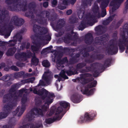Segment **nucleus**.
I'll return each mask as SVG.
<instances>
[{"label":"nucleus","instance_id":"51","mask_svg":"<svg viewBox=\"0 0 128 128\" xmlns=\"http://www.w3.org/2000/svg\"><path fill=\"white\" fill-rule=\"evenodd\" d=\"M78 20V18L74 16H72L69 18L70 22L71 24H74L76 23Z\"/></svg>","mask_w":128,"mask_h":128},{"label":"nucleus","instance_id":"52","mask_svg":"<svg viewBox=\"0 0 128 128\" xmlns=\"http://www.w3.org/2000/svg\"><path fill=\"white\" fill-rule=\"evenodd\" d=\"M42 64L43 66L46 68L50 66V63L47 60H43L42 62Z\"/></svg>","mask_w":128,"mask_h":128},{"label":"nucleus","instance_id":"14","mask_svg":"<svg viewBox=\"0 0 128 128\" xmlns=\"http://www.w3.org/2000/svg\"><path fill=\"white\" fill-rule=\"evenodd\" d=\"M22 36L19 33H18L14 36V40H10L9 45L10 46H14L16 43V42L18 41L20 43L22 39Z\"/></svg>","mask_w":128,"mask_h":128},{"label":"nucleus","instance_id":"23","mask_svg":"<svg viewBox=\"0 0 128 128\" xmlns=\"http://www.w3.org/2000/svg\"><path fill=\"white\" fill-rule=\"evenodd\" d=\"M123 22V19H121L117 22H113L110 25V27H112L111 29H114L116 30L120 26L121 24Z\"/></svg>","mask_w":128,"mask_h":128},{"label":"nucleus","instance_id":"7","mask_svg":"<svg viewBox=\"0 0 128 128\" xmlns=\"http://www.w3.org/2000/svg\"><path fill=\"white\" fill-rule=\"evenodd\" d=\"M32 54L31 52L28 51L27 53L25 52L16 53L15 54L14 56L15 58L18 60L25 61L26 60L27 58H31Z\"/></svg>","mask_w":128,"mask_h":128},{"label":"nucleus","instance_id":"62","mask_svg":"<svg viewBox=\"0 0 128 128\" xmlns=\"http://www.w3.org/2000/svg\"><path fill=\"white\" fill-rule=\"evenodd\" d=\"M26 43L24 42L22 43L21 44V46H20V50H24L25 48H26Z\"/></svg>","mask_w":128,"mask_h":128},{"label":"nucleus","instance_id":"36","mask_svg":"<svg viewBox=\"0 0 128 128\" xmlns=\"http://www.w3.org/2000/svg\"><path fill=\"white\" fill-rule=\"evenodd\" d=\"M96 63H93L90 64V66H85V68L87 72L92 71L93 68L96 66Z\"/></svg>","mask_w":128,"mask_h":128},{"label":"nucleus","instance_id":"60","mask_svg":"<svg viewBox=\"0 0 128 128\" xmlns=\"http://www.w3.org/2000/svg\"><path fill=\"white\" fill-rule=\"evenodd\" d=\"M51 6L53 8L55 7L57 5L58 1L57 0H53L51 2Z\"/></svg>","mask_w":128,"mask_h":128},{"label":"nucleus","instance_id":"43","mask_svg":"<svg viewBox=\"0 0 128 128\" xmlns=\"http://www.w3.org/2000/svg\"><path fill=\"white\" fill-rule=\"evenodd\" d=\"M68 62L67 58L66 57H64L62 58V59L58 60V65L60 66V64H63L64 63H68Z\"/></svg>","mask_w":128,"mask_h":128},{"label":"nucleus","instance_id":"56","mask_svg":"<svg viewBox=\"0 0 128 128\" xmlns=\"http://www.w3.org/2000/svg\"><path fill=\"white\" fill-rule=\"evenodd\" d=\"M56 108L55 106L52 107L48 114V115L49 116H51L56 111Z\"/></svg>","mask_w":128,"mask_h":128},{"label":"nucleus","instance_id":"44","mask_svg":"<svg viewBox=\"0 0 128 128\" xmlns=\"http://www.w3.org/2000/svg\"><path fill=\"white\" fill-rule=\"evenodd\" d=\"M29 11L26 12L25 14L26 16L30 18H34V11L32 10H29Z\"/></svg>","mask_w":128,"mask_h":128},{"label":"nucleus","instance_id":"64","mask_svg":"<svg viewBox=\"0 0 128 128\" xmlns=\"http://www.w3.org/2000/svg\"><path fill=\"white\" fill-rule=\"evenodd\" d=\"M44 40L50 41L51 39V38L49 35H47L44 36Z\"/></svg>","mask_w":128,"mask_h":128},{"label":"nucleus","instance_id":"45","mask_svg":"<svg viewBox=\"0 0 128 128\" xmlns=\"http://www.w3.org/2000/svg\"><path fill=\"white\" fill-rule=\"evenodd\" d=\"M36 113V114L34 112L32 111L31 113L29 115H26L27 118H28V120L29 121L32 120L35 117L34 116H36L37 115H38Z\"/></svg>","mask_w":128,"mask_h":128},{"label":"nucleus","instance_id":"46","mask_svg":"<svg viewBox=\"0 0 128 128\" xmlns=\"http://www.w3.org/2000/svg\"><path fill=\"white\" fill-rule=\"evenodd\" d=\"M94 63H97L96 64V67H97L98 68V69L99 70H103L104 71L106 68L104 64H103L101 63L97 62H95Z\"/></svg>","mask_w":128,"mask_h":128},{"label":"nucleus","instance_id":"54","mask_svg":"<svg viewBox=\"0 0 128 128\" xmlns=\"http://www.w3.org/2000/svg\"><path fill=\"white\" fill-rule=\"evenodd\" d=\"M8 79V80H10V78L8 74H6L4 76L0 78V80L4 81H6V79Z\"/></svg>","mask_w":128,"mask_h":128},{"label":"nucleus","instance_id":"1","mask_svg":"<svg viewBox=\"0 0 128 128\" xmlns=\"http://www.w3.org/2000/svg\"><path fill=\"white\" fill-rule=\"evenodd\" d=\"M33 92L35 94L41 96V98L42 100L46 99L44 104L42 105H41L42 102L41 101L36 102V105L41 108L35 107L33 109L37 114L42 115L43 114V112L46 111L48 108V106L53 102L55 97L54 94L53 93L49 92L44 88L38 90L36 88H34Z\"/></svg>","mask_w":128,"mask_h":128},{"label":"nucleus","instance_id":"6","mask_svg":"<svg viewBox=\"0 0 128 128\" xmlns=\"http://www.w3.org/2000/svg\"><path fill=\"white\" fill-rule=\"evenodd\" d=\"M118 46L121 53L123 52L125 49L124 46L126 47V53H128V37L126 38L124 36L122 37V39H119L117 43Z\"/></svg>","mask_w":128,"mask_h":128},{"label":"nucleus","instance_id":"55","mask_svg":"<svg viewBox=\"0 0 128 128\" xmlns=\"http://www.w3.org/2000/svg\"><path fill=\"white\" fill-rule=\"evenodd\" d=\"M27 100V96L26 95H24L21 100L22 104L25 105Z\"/></svg>","mask_w":128,"mask_h":128},{"label":"nucleus","instance_id":"2","mask_svg":"<svg viewBox=\"0 0 128 128\" xmlns=\"http://www.w3.org/2000/svg\"><path fill=\"white\" fill-rule=\"evenodd\" d=\"M24 0H6V4L9 5L8 6V9L11 11L17 10H21L23 12L27 10V3L24 4L22 2Z\"/></svg>","mask_w":128,"mask_h":128},{"label":"nucleus","instance_id":"29","mask_svg":"<svg viewBox=\"0 0 128 128\" xmlns=\"http://www.w3.org/2000/svg\"><path fill=\"white\" fill-rule=\"evenodd\" d=\"M89 24V21L86 20H84L81 22L78 26L79 30H82L86 27L87 25Z\"/></svg>","mask_w":128,"mask_h":128},{"label":"nucleus","instance_id":"28","mask_svg":"<svg viewBox=\"0 0 128 128\" xmlns=\"http://www.w3.org/2000/svg\"><path fill=\"white\" fill-rule=\"evenodd\" d=\"M8 14L6 10H2L1 13L0 14V24L4 22L5 19Z\"/></svg>","mask_w":128,"mask_h":128},{"label":"nucleus","instance_id":"25","mask_svg":"<svg viewBox=\"0 0 128 128\" xmlns=\"http://www.w3.org/2000/svg\"><path fill=\"white\" fill-rule=\"evenodd\" d=\"M108 4L107 3H101L100 7L102 10L101 16L102 17H104L106 14V8L108 6Z\"/></svg>","mask_w":128,"mask_h":128},{"label":"nucleus","instance_id":"40","mask_svg":"<svg viewBox=\"0 0 128 128\" xmlns=\"http://www.w3.org/2000/svg\"><path fill=\"white\" fill-rule=\"evenodd\" d=\"M112 61V59L111 58H108L104 60V64L106 68L109 67Z\"/></svg>","mask_w":128,"mask_h":128},{"label":"nucleus","instance_id":"19","mask_svg":"<svg viewBox=\"0 0 128 128\" xmlns=\"http://www.w3.org/2000/svg\"><path fill=\"white\" fill-rule=\"evenodd\" d=\"M49 72H45L44 74H43L42 76V79L45 81L47 84H49L52 78H53V76L50 74H48Z\"/></svg>","mask_w":128,"mask_h":128},{"label":"nucleus","instance_id":"8","mask_svg":"<svg viewBox=\"0 0 128 128\" xmlns=\"http://www.w3.org/2000/svg\"><path fill=\"white\" fill-rule=\"evenodd\" d=\"M108 38V34H104L101 36L96 37L94 40L93 45H102L106 41Z\"/></svg>","mask_w":128,"mask_h":128},{"label":"nucleus","instance_id":"21","mask_svg":"<svg viewBox=\"0 0 128 128\" xmlns=\"http://www.w3.org/2000/svg\"><path fill=\"white\" fill-rule=\"evenodd\" d=\"M80 78H77V79L78 80H80L82 83L85 84V78L91 77L92 76L91 74L88 73H85L80 74Z\"/></svg>","mask_w":128,"mask_h":128},{"label":"nucleus","instance_id":"24","mask_svg":"<svg viewBox=\"0 0 128 128\" xmlns=\"http://www.w3.org/2000/svg\"><path fill=\"white\" fill-rule=\"evenodd\" d=\"M81 97L78 95L74 94L71 96L70 98L71 100L74 103H78L80 102Z\"/></svg>","mask_w":128,"mask_h":128},{"label":"nucleus","instance_id":"30","mask_svg":"<svg viewBox=\"0 0 128 128\" xmlns=\"http://www.w3.org/2000/svg\"><path fill=\"white\" fill-rule=\"evenodd\" d=\"M93 0H82V6L84 8L87 7L88 5L91 6L92 2Z\"/></svg>","mask_w":128,"mask_h":128},{"label":"nucleus","instance_id":"31","mask_svg":"<svg viewBox=\"0 0 128 128\" xmlns=\"http://www.w3.org/2000/svg\"><path fill=\"white\" fill-rule=\"evenodd\" d=\"M59 22H60V23L57 24L55 27L56 29L57 30L60 29L64 26L65 24V22L64 21V20L62 19L60 20Z\"/></svg>","mask_w":128,"mask_h":128},{"label":"nucleus","instance_id":"37","mask_svg":"<svg viewBox=\"0 0 128 128\" xmlns=\"http://www.w3.org/2000/svg\"><path fill=\"white\" fill-rule=\"evenodd\" d=\"M123 29L126 31V36L124 33L123 34L121 35L122 38L120 39H122L123 36H124L126 38L128 37V24H126L124 25Z\"/></svg>","mask_w":128,"mask_h":128},{"label":"nucleus","instance_id":"49","mask_svg":"<svg viewBox=\"0 0 128 128\" xmlns=\"http://www.w3.org/2000/svg\"><path fill=\"white\" fill-rule=\"evenodd\" d=\"M97 84V82L96 80L94 81L91 82H90L87 85L88 87L89 88H90L94 87H95Z\"/></svg>","mask_w":128,"mask_h":128},{"label":"nucleus","instance_id":"42","mask_svg":"<svg viewBox=\"0 0 128 128\" xmlns=\"http://www.w3.org/2000/svg\"><path fill=\"white\" fill-rule=\"evenodd\" d=\"M92 10L94 14H97L99 12V8L97 4H94L92 8Z\"/></svg>","mask_w":128,"mask_h":128},{"label":"nucleus","instance_id":"38","mask_svg":"<svg viewBox=\"0 0 128 128\" xmlns=\"http://www.w3.org/2000/svg\"><path fill=\"white\" fill-rule=\"evenodd\" d=\"M71 36L70 34H66L64 37V42L68 44L70 43V40L71 39Z\"/></svg>","mask_w":128,"mask_h":128},{"label":"nucleus","instance_id":"9","mask_svg":"<svg viewBox=\"0 0 128 128\" xmlns=\"http://www.w3.org/2000/svg\"><path fill=\"white\" fill-rule=\"evenodd\" d=\"M96 115V114L95 112L89 113L86 112L84 116H80L78 121V122L82 123L90 121L93 119L95 117Z\"/></svg>","mask_w":128,"mask_h":128},{"label":"nucleus","instance_id":"27","mask_svg":"<svg viewBox=\"0 0 128 128\" xmlns=\"http://www.w3.org/2000/svg\"><path fill=\"white\" fill-rule=\"evenodd\" d=\"M16 48L15 47L9 48L8 49L6 54L8 56H12L16 52Z\"/></svg>","mask_w":128,"mask_h":128},{"label":"nucleus","instance_id":"3","mask_svg":"<svg viewBox=\"0 0 128 128\" xmlns=\"http://www.w3.org/2000/svg\"><path fill=\"white\" fill-rule=\"evenodd\" d=\"M16 89L12 87L9 90V94H5L3 98V102L4 103H6L8 102L6 104V107H10V108L16 106L18 100V96L16 95V93L12 94V92L16 91Z\"/></svg>","mask_w":128,"mask_h":128},{"label":"nucleus","instance_id":"53","mask_svg":"<svg viewBox=\"0 0 128 128\" xmlns=\"http://www.w3.org/2000/svg\"><path fill=\"white\" fill-rule=\"evenodd\" d=\"M94 48L92 46H90L84 48L83 50L84 52L86 51L88 52L93 51L94 50Z\"/></svg>","mask_w":128,"mask_h":128},{"label":"nucleus","instance_id":"22","mask_svg":"<svg viewBox=\"0 0 128 128\" xmlns=\"http://www.w3.org/2000/svg\"><path fill=\"white\" fill-rule=\"evenodd\" d=\"M32 56H31V58L32 57L31 59V64L32 65L37 66L39 62V59L36 57L34 53L33 54L32 53Z\"/></svg>","mask_w":128,"mask_h":128},{"label":"nucleus","instance_id":"10","mask_svg":"<svg viewBox=\"0 0 128 128\" xmlns=\"http://www.w3.org/2000/svg\"><path fill=\"white\" fill-rule=\"evenodd\" d=\"M33 30L35 33L42 35L45 34L48 32L47 28L44 27H41L40 26L37 24L34 25Z\"/></svg>","mask_w":128,"mask_h":128},{"label":"nucleus","instance_id":"41","mask_svg":"<svg viewBox=\"0 0 128 128\" xmlns=\"http://www.w3.org/2000/svg\"><path fill=\"white\" fill-rule=\"evenodd\" d=\"M14 76L15 77H17L21 78L22 77L24 78L25 76V72L23 71H21L15 73L14 74Z\"/></svg>","mask_w":128,"mask_h":128},{"label":"nucleus","instance_id":"5","mask_svg":"<svg viewBox=\"0 0 128 128\" xmlns=\"http://www.w3.org/2000/svg\"><path fill=\"white\" fill-rule=\"evenodd\" d=\"M118 48L114 44L113 40L110 42L106 50V54L108 55H113L116 54L118 52Z\"/></svg>","mask_w":128,"mask_h":128},{"label":"nucleus","instance_id":"20","mask_svg":"<svg viewBox=\"0 0 128 128\" xmlns=\"http://www.w3.org/2000/svg\"><path fill=\"white\" fill-rule=\"evenodd\" d=\"M88 88H89L87 86V87H85L84 90H81V92H82V94H84L86 95L87 96L93 94L95 90V88H94L90 89L89 90Z\"/></svg>","mask_w":128,"mask_h":128},{"label":"nucleus","instance_id":"59","mask_svg":"<svg viewBox=\"0 0 128 128\" xmlns=\"http://www.w3.org/2000/svg\"><path fill=\"white\" fill-rule=\"evenodd\" d=\"M9 44L10 42H6L4 41H0V46H4V48L6 49V47L5 46L7 44Z\"/></svg>","mask_w":128,"mask_h":128},{"label":"nucleus","instance_id":"13","mask_svg":"<svg viewBox=\"0 0 128 128\" xmlns=\"http://www.w3.org/2000/svg\"><path fill=\"white\" fill-rule=\"evenodd\" d=\"M24 20L21 18H19L18 16H13L10 22V24L13 22L15 26H21L24 23Z\"/></svg>","mask_w":128,"mask_h":128},{"label":"nucleus","instance_id":"48","mask_svg":"<svg viewBox=\"0 0 128 128\" xmlns=\"http://www.w3.org/2000/svg\"><path fill=\"white\" fill-rule=\"evenodd\" d=\"M92 72H94L93 75L94 77L96 78L99 76L100 73L98 70H96V66H95L94 68H93Z\"/></svg>","mask_w":128,"mask_h":128},{"label":"nucleus","instance_id":"58","mask_svg":"<svg viewBox=\"0 0 128 128\" xmlns=\"http://www.w3.org/2000/svg\"><path fill=\"white\" fill-rule=\"evenodd\" d=\"M96 60H102L104 57L103 54H96Z\"/></svg>","mask_w":128,"mask_h":128},{"label":"nucleus","instance_id":"17","mask_svg":"<svg viewBox=\"0 0 128 128\" xmlns=\"http://www.w3.org/2000/svg\"><path fill=\"white\" fill-rule=\"evenodd\" d=\"M94 40L92 35L91 33H88L85 36L84 42L87 44H93Z\"/></svg>","mask_w":128,"mask_h":128},{"label":"nucleus","instance_id":"33","mask_svg":"<svg viewBox=\"0 0 128 128\" xmlns=\"http://www.w3.org/2000/svg\"><path fill=\"white\" fill-rule=\"evenodd\" d=\"M114 16V15L110 16L107 19L103 21L102 24L105 26L108 25L110 22L112 20Z\"/></svg>","mask_w":128,"mask_h":128},{"label":"nucleus","instance_id":"47","mask_svg":"<svg viewBox=\"0 0 128 128\" xmlns=\"http://www.w3.org/2000/svg\"><path fill=\"white\" fill-rule=\"evenodd\" d=\"M78 61V60L77 58H76L75 57L73 56L70 58L69 62L70 64H73L77 63Z\"/></svg>","mask_w":128,"mask_h":128},{"label":"nucleus","instance_id":"34","mask_svg":"<svg viewBox=\"0 0 128 128\" xmlns=\"http://www.w3.org/2000/svg\"><path fill=\"white\" fill-rule=\"evenodd\" d=\"M95 30L96 31V34L97 36H100L104 34L100 25L96 27Z\"/></svg>","mask_w":128,"mask_h":128},{"label":"nucleus","instance_id":"15","mask_svg":"<svg viewBox=\"0 0 128 128\" xmlns=\"http://www.w3.org/2000/svg\"><path fill=\"white\" fill-rule=\"evenodd\" d=\"M7 104H5L4 106V111L0 112V120L6 118L13 108L12 107L10 108V107L8 106L7 108Z\"/></svg>","mask_w":128,"mask_h":128},{"label":"nucleus","instance_id":"61","mask_svg":"<svg viewBox=\"0 0 128 128\" xmlns=\"http://www.w3.org/2000/svg\"><path fill=\"white\" fill-rule=\"evenodd\" d=\"M125 4H126L124 11V13H126V12L128 9V0H126Z\"/></svg>","mask_w":128,"mask_h":128},{"label":"nucleus","instance_id":"16","mask_svg":"<svg viewBox=\"0 0 128 128\" xmlns=\"http://www.w3.org/2000/svg\"><path fill=\"white\" fill-rule=\"evenodd\" d=\"M39 128L43 127L42 123H37L34 124L33 123H28L20 127L19 128Z\"/></svg>","mask_w":128,"mask_h":128},{"label":"nucleus","instance_id":"50","mask_svg":"<svg viewBox=\"0 0 128 128\" xmlns=\"http://www.w3.org/2000/svg\"><path fill=\"white\" fill-rule=\"evenodd\" d=\"M26 108L25 105L22 104L20 108V111L18 115V116H20L22 115L25 110Z\"/></svg>","mask_w":128,"mask_h":128},{"label":"nucleus","instance_id":"35","mask_svg":"<svg viewBox=\"0 0 128 128\" xmlns=\"http://www.w3.org/2000/svg\"><path fill=\"white\" fill-rule=\"evenodd\" d=\"M36 6V2H32L28 4V7L29 10H31L34 11Z\"/></svg>","mask_w":128,"mask_h":128},{"label":"nucleus","instance_id":"12","mask_svg":"<svg viewBox=\"0 0 128 128\" xmlns=\"http://www.w3.org/2000/svg\"><path fill=\"white\" fill-rule=\"evenodd\" d=\"M110 2V6H112V12H114L116 10L119 8L122 2L124 0H113Z\"/></svg>","mask_w":128,"mask_h":128},{"label":"nucleus","instance_id":"18","mask_svg":"<svg viewBox=\"0 0 128 128\" xmlns=\"http://www.w3.org/2000/svg\"><path fill=\"white\" fill-rule=\"evenodd\" d=\"M53 118H46L45 120L46 123L48 124H50L53 123L56 120H60L62 118V116H60L58 114L56 115Z\"/></svg>","mask_w":128,"mask_h":128},{"label":"nucleus","instance_id":"11","mask_svg":"<svg viewBox=\"0 0 128 128\" xmlns=\"http://www.w3.org/2000/svg\"><path fill=\"white\" fill-rule=\"evenodd\" d=\"M59 104L60 106H58L56 109V114L59 115L60 113L63 111L64 113L62 116L66 112V111H65L64 110H63V108L64 109L66 108L70 105L69 104L65 101H62L60 102Z\"/></svg>","mask_w":128,"mask_h":128},{"label":"nucleus","instance_id":"39","mask_svg":"<svg viewBox=\"0 0 128 128\" xmlns=\"http://www.w3.org/2000/svg\"><path fill=\"white\" fill-rule=\"evenodd\" d=\"M34 44L36 45V46L34 45H32L31 46V48L33 51L36 52L39 51V48L38 47V45L40 44V43L38 42H34Z\"/></svg>","mask_w":128,"mask_h":128},{"label":"nucleus","instance_id":"32","mask_svg":"<svg viewBox=\"0 0 128 128\" xmlns=\"http://www.w3.org/2000/svg\"><path fill=\"white\" fill-rule=\"evenodd\" d=\"M86 65V64L84 62H82L77 64L76 66L75 70L77 72Z\"/></svg>","mask_w":128,"mask_h":128},{"label":"nucleus","instance_id":"57","mask_svg":"<svg viewBox=\"0 0 128 128\" xmlns=\"http://www.w3.org/2000/svg\"><path fill=\"white\" fill-rule=\"evenodd\" d=\"M94 60L90 58H86L84 59V62L86 64H90L92 63Z\"/></svg>","mask_w":128,"mask_h":128},{"label":"nucleus","instance_id":"63","mask_svg":"<svg viewBox=\"0 0 128 128\" xmlns=\"http://www.w3.org/2000/svg\"><path fill=\"white\" fill-rule=\"evenodd\" d=\"M20 108V106H18L16 108V110L13 112L12 114L13 116H15L19 112V110Z\"/></svg>","mask_w":128,"mask_h":128},{"label":"nucleus","instance_id":"26","mask_svg":"<svg viewBox=\"0 0 128 128\" xmlns=\"http://www.w3.org/2000/svg\"><path fill=\"white\" fill-rule=\"evenodd\" d=\"M78 72L76 70L75 68L72 66L70 67L69 70H66V73L68 76L78 74Z\"/></svg>","mask_w":128,"mask_h":128},{"label":"nucleus","instance_id":"4","mask_svg":"<svg viewBox=\"0 0 128 128\" xmlns=\"http://www.w3.org/2000/svg\"><path fill=\"white\" fill-rule=\"evenodd\" d=\"M39 18L37 19L38 22L43 25H46L48 24L47 18L48 21H53L56 20L57 18L56 14H50V12L48 10H45L41 12L40 14L38 15Z\"/></svg>","mask_w":128,"mask_h":128}]
</instances>
